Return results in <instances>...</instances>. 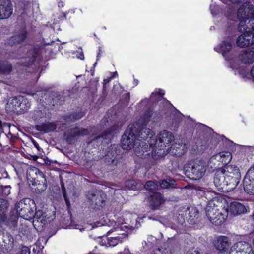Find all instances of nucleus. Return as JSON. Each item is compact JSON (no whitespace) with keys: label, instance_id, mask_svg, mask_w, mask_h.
Instances as JSON below:
<instances>
[{"label":"nucleus","instance_id":"c03bdc74","mask_svg":"<svg viewBox=\"0 0 254 254\" xmlns=\"http://www.w3.org/2000/svg\"><path fill=\"white\" fill-rule=\"evenodd\" d=\"M64 198L65 201L66 202V205H67V206H69V200L67 199L66 195L64 193Z\"/></svg>","mask_w":254,"mask_h":254},{"label":"nucleus","instance_id":"864d4df0","mask_svg":"<svg viewBox=\"0 0 254 254\" xmlns=\"http://www.w3.org/2000/svg\"><path fill=\"white\" fill-rule=\"evenodd\" d=\"M253 220H254V213H253Z\"/></svg>","mask_w":254,"mask_h":254},{"label":"nucleus","instance_id":"4c0bfd02","mask_svg":"<svg viewBox=\"0 0 254 254\" xmlns=\"http://www.w3.org/2000/svg\"><path fill=\"white\" fill-rule=\"evenodd\" d=\"M188 209L189 211V215L191 213H193V214L194 215V217L198 216V212L197 210H196L195 209L193 208H188Z\"/></svg>","mask_w":254,"mask_h":254},{"label":"nucleus","instance_id":"20e7f679","mask_svg":"<svg viewBox=\"0 0 254 254\" xmlns=\"http://www.w3.org/2000/svg\"><path fill=\"white\" fill-rule=\"evenodd\" d=\"M237 18L240 21L238 26L239 32L245 31L249 26L254 31V6L249 3H245L241 5L237 13Z\"/></svg>","mask_w":254,"mask_h":254},{"label":"nucleus","instance_id":"49530a36","mask_svg":"<svg viewBox=\"0 0 254 254\" xmlns=\"http://www.w3.org/2000/svg\"><path fill=\"white\" fill-rule=\"evenodd\" d=\"M33 144L34 145V146L38 149H39V145L37 143L34 142H33Z\"/></svg>","mask_w":254,"mask_h":254},{"label":"nucleus","instance_id":"2f4dec72","mask_svg":"<svg viewBox=\"0 0 254 254\" xmlns=\"http://www.w3.org/2000/svg\"><path fill=\"white\" fill-rule=\"evenodd\" d=\"M144 186L146 189L149 190H153L156 189L158 186V185L156 183L153 181H149L147 182Z\"/></svg>","mask_w":254,"mask_h":254},{"label":"nucleus","instance_id":"39448f33","mask_svg":"<svg viewBox=\"0 0 254 254\" xmlns=\"http://www.w3.org/2000/svg\"><path fill=\"white\" fill-rule=\"evenodd\" d=\"M27 178L33 185H36L35 190L39 192L47 188V181L43 173L37 168L31 166L27 170Z\"/></svg>","mask_w":254,"mask_h":254},{"label":"nucleus","instance_id":"6e6552de","mask_svg":"<svg viewBox=\"0 0 254 254\" xmlns=\"http://www.w3.org/2000/svg\"><path fill=\"white\" fill-rule=\"evenodd\" d=\"M233 42L232 38L228 37L223 40L221 44L215 47L214 50L217 52L221 53L226 61H234L235 60L234 59L233 54L230 53L232 48Z\"/></svg>","mask_w":254,"mask_h":254},{"label":"nucleus","instance_id":"a18cd8bd","mask_svg":"<svg viewBox=\"0 0 254 254\" xmlns=\"http://www.w3.org/2000/svg\"><path fill=\"white\" fill-rule=\"evenodd\" d=\"M82 117V114H80V115H77L76 117L75 118V119L76 120H79V119H80L81 117Z\"/></svg>","mask_w":254,"mask_h":254},{"label":"nucleus","instance_id":"9d476101","mask_svg":"<svg viewBox=\"0 0 254 254\" xmlns=\"http://www.w3.org/2000/svg\"><path fill=\"white\" fill-rule=\"evenodd\" d=\"M242 33L237 39L236 44L238 47L243 48L254 44V31L249 26L245 31Z\"/></svg>","mask_w":254,"mask_h":254},{"label":"nucleus","instance_id":"473e14b6","mask_svg":"<svg viewBox=\"0 0 254 254\" xmlns=\"http://www.w3.org/2000/svg\"><path fill=\"white\" fill-rule=\"evenodd\" d=\"M126 186L127 187L131 190H136L138 188L136 182L134 180L127 181L126 182Z\"/></svg>","mask_w":254,"mask_h":254},{"label":"nucleus","instance_id":"6ab92c4d","mask_svg":"<svg viewBox=\"0 0 254 254\" xmlns=\"http://www.w3.org/2000/svg\"><path fill=\"white\" fill-rule=\"evenodd\" d=\"M33 217V223L35 228L43 227L48 219V218L47 217L46 213L40 210L34 213Z\"/></svg>","mask_w":254,"mask_h":254},{"label":"nucleus","instance_id":"1a4fd4ad","mask_svg":"<svg viewBox=\"0 0 254 254\" xmlns=\"http://www.w3.org/2000/svg\"><path fill=\"white\" fill-rule=\"evenodd\" d=\"M34 203L33 201L30 200H21L17 204V211L20 217L25 219H29L34 216V211L30 207L29 202Z\"/></svg>","mask_w":254,"mask_h":254},{"label":"nucleus","instance_id":"412c9836","mask_svg":"<svg viewBox=\"0 0 254 254\" xmlns=\"http://www.w3.org/2000/svg\"><path fill=\"white\" fill-rule=\"evenodd\" d=\"M105 198L104 194H101V192L99 191H96L94 193H91L89 195V199L93 204L94 203L95 207H97L98 208L104 205Z\"/></svg>","mask_w":254,"mask_h":254},{"label":"nucleus","instance_id":"0eeeda50","mask_svg":"<svg viewBox=\"0 0 254 254\" xmlns=\"http://www.w3.org/2000/svg\"><path fill=\"white\" fill-rule=\"evenodd\" d=\"M108 243L110 246L114 247L127 239V234L121 227H116L110 230L107 234Z\"/></svg>","mask_w":254,"mask_h":254},{"label":"nucleus","instance_id":"8fccbe9b","mask_svg":"<svg viewBox=\"0 0 254 254\" xmlns=\"http://www.w3.org/2000/svg\"><path fill=\"white\" fill-rule=\"evenodd\" d=\"M109 81H110V79H105L104 80V83H107L109 82Z\"/></svg>","mask_w":254,"mask_h":254},{"label":"nucleus","instance_id":"c9c22d12","mask_svg":"<svg viewBox=\"0 0 254 254\" xmlns=\"http://www.w3.org/2000/svg\"><path fill=\"white\" fill-rule=\"evenodd\" d=\"M20 254H30V248L26 246H22L21 249Z\"/></svg>","mask_w":254,"mask_h":254},{"label":"nucleus","instance_id":"c756f323","mask_svg":"<svg viewBox=\"0 0 254 254\" xmlns=\"http://www.w3.org/2000/svg\"><path fill=\"white\" fill-rule=\"evenodd\" d=\"M11 66L10 64H5L3 63H0V73L6 74L10 72Z\"/></svg>","mask_w":254,"mask_h":254},{"label":"nucleus","instance_id":"e433bc0d","mask_svg":"<svg viewBox=\"0 0 254 254\" xmlns=\"http://www.w3.org/2000/svg\"><path fill=\"white\" fill-rule=\"evenodd\" d=\"M11 187L9 186H6L3 189L2 193L5 196L8 195L10 193Z\"/></svg>","mask_w":254,"mask_h":254},{"label":"nucleus","instance_id":"37998d69","mask_svg":"<svg viewBox=\"0 0 254 254\" xmlns=\"http://www.w3.org/2000/svg\"><path fill=\"white\" fill-rule=\"evenodd\" d=\"M78 59H80L81 60H83L84 58V54L82 51H81L80 52L79 55L77 56Z\"/></svg>","mask_w":254,"mask_h":254},{"label":"nucleus","instance_id":"a211bd4d","mask_svg":"<svg viewBox=\"0 0 254 254\" xmlns=\"http://www.w3.org/2000/svg\"><path fill=\"white\" fill-rule=\"evenodd\" d=\"M239 60L244 64H251L254 62V47L242 50L239 55Z\"/></svg>","mask_w":254,"mask_h":254},{"label":"nucleus","instance_id":"5701e85b","mask_svg":"<svg viewBox=\"0 0 254 254\" xmlns=\"http://www.w3.org/2000/svg\"><path fill=\"white\" fill-rule=\"evenodd\" d=\"M232 158V156L230 152L223 151L214 155L210 159H216L224 164L227 165L231 161Z\"/></svg>","mask_w":254,"mask_h":254},{"label":"nucleus","instance_id":"13d9d810","mask_svg":"<svg viewBox=\"0 0 254 254\" xmlns=\"http://www.w3.org/2000/svg\"><path fill=\"white\" fill-rule=\"evenodd\" d=\"M0 126H1V122H0Z\"/></svg>","mask_w":254,"mask_h":254},{"label":"nucleus","instance_id":"4be33fe9","mask_svg":"<svg viewBox=\"0 0 254 254\" xmlns=\"http://www.w3.org/2000/svg\"><path fill=\"white\" fill-rule=\"evenodd\" d=\"M168 152L173 155L180 156L184 154L186 150V145L182 142H176L168 149Z\"/></svg>","mask_w":254,"mask_h":254},{"label":"nucleus","instance_id":"2eb2a0df","mask_svg":"<svg viewBox=\"0 0 254 254\" xmlns=\"http://www.w3.org/2000/svg\"><path fill=\"white\" fill-rule=\"evenodd\" d=\"M254 174L247 171L243 181L244 189L248 194H254Z\"/></svg>","mask_w":254,"mask_h":254},{"label":"nucleus","instance_id":"f3484780","mask_svg":"<svg viewBox=\"0 0 254 254\" xmlns=\"http://www.w3.org/2000/svg\"><path fill=\"white\" fill-rule=\"evenodd\" d=\"M224 204L223 206L227 205L230 212L234 215H240L247 212L246 207L240 202L234 201L228 205L225 200H224Z\"/></svg>","mask_w":254,"mask_h":254},{"label":"nucleus","instance_id":"ddd939ff","mask_svg":"<svg viewBox=\"0 0 254 254\" xmlns=\"http://www.w3.org/2000/svg\"><path fill=\"white\" fill-rule=\"evenodd\" d=\"M88 134H89L88 130L76 127L67 131L64 135V137L67 142L72 143L77 137Z\"/></svg>","mask_w":254,"mask_h":254},{"label":"nucleus","instance_id":"a19ab883","mask_svg":"<svg viewBox=\"0 0 254 254\" xmlns=\"http://www.w3.org/2000/svg\"><path fill=\"white\" fill-rule=\"evenodd\" d=\"M223 3H228V2H231L232 3H236L240 1V0H220Z\"/></svg>","mask_w":254,"mask_h":254},{"label":"nucleus","instance_id":"393cba45","mask_svg":"<svg viewBox=\"0 0 254 254\" xmlns=\"http://www.w3.org/2000/svg\"><path fill=\"white\" fill-rule=\"evenodd\" d=\"M27 37L26 31L22 29L18 34L11 37L9 41V44H17L23 42Z\"/></svg>","mask_w":254,"mask_h":254},{"label":"nucleus","instance_id":"aec40b11","mask_svg":"<svg viewBox=\"0 0 254 254\" xmlns=\"http://www.w3.org/2000/svg\"><path fill=\"white\" fill-rule=\"evenodd\" d=\"M23 101V96H19L9 100L7 103L5 108L8 112H19L21 102Z\"/></svg>","mask_w":254,"mask_h":254},{"label":"nucleus","instance_id":"3c124183","mask_svg":"<svg viewBox=\"0 0 254 254\" xmlns=\"http://www.w3.org/2000/svg\"><path fill=\"white\" fill-rule=\"evenodd\" d=\"M135 83V85H136L137 84H138V80H136V81H134Z\"/></svg>","mask_w":254,"mask_h":254},{"label":"nucleus","instance_id":"f03ea898","mask_svg":"<svg viewBox=\"0 0 254 254\" xmlns=\"http://www.w3.org/2000/svg\"><path fill=\"white\" fill-rule=\"evenodd\" d=\"M241 179L239 168L236 165H225L215 173L214 183L217 187H227V191L233 190L238 185Z\"/></svg>","mask_w":254,"mask_h":254},{"label":"nucleus","instance_id":"9b49d317","mask_svg":"<svg viewBox=\"0 0 254 254\" xmlns=\"http://www.w3.org/2000/svg\"><path fill=\"white\" fill-rule=\"evenodd\" d=\"M229 254H254L252 245L246 242L240 241L234 244Z\"/></svg>","mask_w":254,"mask_h":254},{"label":"nucleus","instance_id":"bb28decb","mask_svg":"<svg viewBox=\"0 0 254 254\" xmlns=\"http://www.w3.org/2000/svg\"><path fill=\"white\" fill-rule=\"evenodd\" d=\"M151 115L152 113L150 111L145 112L144 114L139 119V124H141L142 125H146L150 121Z\"/></svg>","mask_w":254,"mask_h":254},{"label":"nucleus","instance_id":"58836bf2","mask_svg":"<svg viewBox=\"0 0 254 254\" xmlns=\"http://www.w3.org/2000/svg\"><path fill=\"white\" fill-rule=\"evenodd\" d=\"M210 9L211 10V14L213 15H215L217 14V12H215V9H217V6H216L215 5H211Z\"/></svg>","mask_w":254,"mask_h":254},{"label":"nucleus","instance_id":"423d86ee","mask_svg":"<svg viewBox=\"0 0 254 254\" xmlns=\"http://www.w3.org/2000/svg\"><path fill=\"white\" fill-rule=\"evenodd\" d=\"M206 166V161L202 160H196L190 164L189 169L186 171V174L191 179L198 180L204 175Z\"/></svg>","mask_w":254,"mask_h":254},{"label":"nucleus","instance_id":"7c9ffc66","mask_svg":"<svg viewBox=\"0 0 254 254\" xmlns=\"http://www.w3.org/2000/svg\"><path fill=\"white\" fill-rule=\"evenodd\" d=\"M174 182V180L172 179H169V181L163 180L160 183V185L161 188L166 189L169 188L171 185H173Z\"/></svg>","mask_w":254,"mask_h":254},{"label":"nucleus","instance_id":"cd10ccee","mask_svg":"<svg viewBox=\"0 0 254 254\" xmlns=\"http://www.w3.org/2000/svg\"><path fill=\"white\" fill-rule=\"evenodd\" d=\"M172 248L168 247L164 249H158L153 251L151 254H173Z\"/></svg>","mask_w":254,"mask_h":254},{"label":"nucleus","instance_id":"6e6d98bb","mask_svg":"<svg viewBox=\"0 0 254 254\" xmlns=\"http://www.w3.org/2000/svg\"><path fill=\"white\" fill-rule=\"evenodd\" d=\"M99 55V54H98V55H97V58H98Z\"/></svg>","mask_w":254,"mask_h":254},{"label":"nucleus","instance_id":"7ed1b4c3","mask_svg":"<svg viewBox=\"0 0 254 254\" xmlns=\"http://www.w3.org/2000/svg\"><path fill=\"white\" fill-rule=\"evenodd\" d=\"M202 192V195L209 200L206 208V213L208 220L213 224L219 225L224 222L228 215V206H220V203L216 197H211L213 192L200 190Z\"/></svg>","mask_w":254,"mask_h":254},{"label":"nucleus","instance_id":"4468645a","mask_svg":"<svg viewBox=\"0 0 254 254\" xmlns=\"http://www.w3.org/2000/svg\"><path fill=\"white\" fill-rule=\"evenodd\" d=\"M13 12L12 5L8 0H0V20L7 19Z\"/></svg>","mask_w":254,"mask_h":254},{"label":"nucleus","instance_id":"dca6fc26","mask_svg":"<svg viewBox=\"0 0 254 254\" xmlns=\"http://www.w3.org/2000/svg\"><path fill=\"white\" fill-rule=\"evenodd\" d=\"M230 245L229 238L225 236H218L214 241V246L220 252L226 251Z\"/></svg>","mask_w":254,"mask_h":254},{"label":"nucleus","instance_id":"f8f14e48","mask_svg":"<svg viewBox=\"0 0 254 254\" xmlns=\"http://www.w3.org/2000/svg\"><path fill=\"white\" fill-rule=\"evenodd\" d=\"M174 141V136L172 132L167 130H163L158 134L155 145L156 147H160V149H161L169 145Z\"/></svg>","mask_w":254,"mask_h":254},{"label":"nucleus","instance_id":"4d7b16f0","mask_svg":"<svg viewBox=\"0 0 254 254\" xmlns=\"http://www.w3.org/2000/svg\"><path fill=\"white\" fill-rule=\"evenodd\" d=\"M190 218H191V217H192V215H190Z\"/></svg>","mask_w":254,"mask_h":254},{"label":"nucleus","instance_id":"c85d7f7f","mask_svg":"<svg viewBox=\"0 0 254 254\" xmlns=\"http://www.w3.org/2000/svg\"><path fill=\"white\" fill-rule=\"evenodd\" d=\"M30 103L26 98L23 97V101L21 102L19 112H24L25 111L27 110L30 107Z\"/></svg>","mask_w":254,"mask_h":254},{"label":"nucleus","instance_id":"603ef678","mask_svg":"<svg viewBox=\"0 0 254 254\" xmlns=\"http://www.w3.org/2000/svg\"><path fill=\"white\" fill-rule=\"evenodd\" d=\"M230 67L232 68H234L235 67L233 66V65H231L230 66Z\"/></svg>","mask_w":254,"mask_h":254},{"label":"nucleus","instance_id":"79ce46f5","mask_svg":"<svg viewBox=\"0 0 254 254\" xmlns=\"http://www.w3.org/2000/svg\"><path fill=\"white\" fill-rule=\"evenodd\" d=\"M248 75L250 76L251 78L254 79V64L251 69L250 75Z\"/></svg>","mask_w":254,"mask_h":254},{"label":"nucleus","instance_id":"09e8293b","mask_svg":"<svg viewBox=\"0 0 254 254\" xmlns=\"http://www.w3.org/2000/svg\"><path fill=\"white\" fill-rule=\"evenodd\" d=\"M116 75H118V73L116 71L115 72L113 73V75L112 77V78H114L115 76H116Z\"/></svg>","mask_w":254,"mask_h":254},{"label":"nucleus","instance_id":"f257e3e1","mask_svg":"<svg viewBox=\"0 0 254 254\" xmlns=\"http://www.w3.org/2000/svg\"><path fill=\"white\" fill-rule=\"evenodd\" d=\"M131 128L128 127L122 136V147L126 150H130L133 147L136 156L141 158L145 157L148 154L144 155L145 152H147L148 145L146 144L144 145L145 143L141 139H151L154 135V133L149 128H145L141 132V135L136 137L133 131L130 130Z\"/></svg>","mask_w":254,"mask_h":254},{"label":"nucleus","instance_id":"f704fd0d","mask_svg":"<svg viewBox=\"0 0 254 254\" xmlns=\"http://www.w3.org/2000/svg\"><path fill=\"white\" fill-rule=\"evenodd\" d=\"M164 95V92L163 90L160 89L156 90L154 92L152 93L151 95V98L153 99L155 95H160V97Z\"/></svg>","mask_w":254,"mask_h":254},{"label":"nucleus","instance_id":"ea45409f","mask_svg":"<svg viewBox=\"0 0 254 254\" xmlns=\"http://www.w3.org/2000/svg\"><path fill=\"white\" fill-rule=\"evenodd\" d=\"M35 56H33L31 58H29V59H28V63L27 64H24V65L25 66H28L29 65V64H32L33 62H34V61H35Z\"/></svg>","mask_w":254,"mask_h":254},{"label":"nucleus","instance_id":"5fc2aeb1","mask_svg":"<svg viewBox=\"0 0 254 254\" xmlns=\"http://www.w3.org/2000/svg\"><path fill=\"white\" fill-rule=\"evenodd\" d=\"M96 64H97V63H95L94 64V66H95V65H96Z\"/></svg>","mask_w":254,"mask_h":254},{"label":"nucleus","instance_id":"de8ad7c7","mask_svg":"<svg viewBox=\"0 0 254 254\" xmlns=\"http://www.w3.org/2000/svg\"><path fill=\"white\" fill-rule=\"evenodd\" d=\"M240 74H241V75H242V77H243V78H247V79H250V77H246V76H245L242 72V73H240Z\"/></svg>","mask_w":254,"mask_h":254},{"label":"nucleus","instance_id":"a878e982","mask_svg":"<svg viewBox=\"0 0 254 254\" xmlns=\"http://www.w3.org/2000/svg\"><path fill=\"white\" fill-rule=\"evenodd\" d=\"M36 128L38 131L48 132L54 130L56 128V126L54 123H47L37 126Z\"/></svg>","mask_w":254,"mask_h":254},{"label":"nucleus","instance_id":"72a5a7b5","mask_svg":"<svg viewBox=\"0 0 254 254\" xmlns=\"http://www.w3.org/2000/svg\"><path fill=\"white\" fill-rule=\"evenodd\" d=\"M186 254H203V252L199 248H192L187 251Z\"/></svg>","mask_w":254,"mask_h":254},{"label":"nucleus","instance_id":"b1692460","mask_svg":"<svg viewBox=\"0 0 254 254\" xmlns=\"http://www.w3.org/2000/svg\"><path fill=\"white\" fill-rule=\"evenodd\" d=\"M164 199L160 193H155L151 196V206L153 209H157L163 203Z\"/></svg>","mask_w":254,"mask_h":254}]
</instances>
